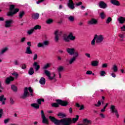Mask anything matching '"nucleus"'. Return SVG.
<instances>
[{
	"mask_svg": "<svg viewBox=\"0 0 125 125\" xmlns=\"http://www.w3.org/2000/svg\"><path fill=\"white\" fill-rule=\"evenodd\" d=\"M49 119L56 125H71L72 124V120L70 118H63L61 120H58L54 117L49 116Z\"/></svg>",
	"mask_w": 125,
	"mask_h": 125,
	"instance_id": "1",
	"label": "nucleus"
},
{
	"mask_svg": "<svg viewBox=\"0 0 125 125\" xmlns=\"http://www.w3.org/2000/svg\"><path fill=\"white\" fill-rule=\"evenodd\" d=\"M49 67H50V63H46L43 66L42 69L43 70H44V73L45 76L47 77L48 80H50V81H52V80H54V78H55V74L53 73L51 75L50 71L46 70V69H48V68H49Z\"/></svg>",
	"mask_w": 125,
	"mask_h": 125,
	"instance_id": "2",
	"label": "nucleus"
},
{
	"mask_svg": "<svg viewBox=\"0 0 125 125\" xmlns=\"http://www.w3.org/2000/svg\"><path fill=\"white\" fill-rule=\"evenodd\" d=\"M104 41V36L103 35L96 34L94 36V38L91 42V45H95V42L97 44L102 43Z\"/></svg>",
	"mask_w": 125,
	"mask_h": 125,
	"instance_id": "3",
	"label": "nucleus"
},
{
	"mask_svg": "<svg viewBox=\"0 0 125 125\" xmlns=\"http://www.w3.org/2000/svg\"><path fill=\"white\" fill-rule=\"evenodd\" d=\"M34 90L31 87H25L24 89V92L23 94L21 96V98L22 99H26V98L29 97L30 95L31 96H34V94H33Z\"/></svg>",
	"mask_w": 125,
	"mask_h": 125,
	"instance_id": "4",
	"label": "nucleus"
},
{
	"mask_svg": "<svg viewBox=\"0 0 125 125\" xmlns=\"http://www.w3.org/2000/svg\"><path fill=\"white\" fill-rule=\"evenodd\" d=\"M9 10L10 11L8 12L7 15L11 17H12L13 15H15L17 12H19V9L15 8V5L13 4L9 5Z\"/></svg>",
	"mask_w": 125,
	"mask_h": 125,
	"instance_id": "5",
	"label": "nucleus"
},
{
	"mask_svg": "<svg viewBox=\"0 0 125 125\" xmlns=\"http://www.w3.org/2000/svg\"><path fill=\"white\" fill-rule=\"evenodd\" d=\"M56 101L57 103L52 104V107H59V104L61 105L62 106H67V105H68V102H67L65 101H62L61 100H56Z\"/></svg>",
	"mask_w": 125,
	"mask_h": 125,
	"instance_id": "6",
	"label": "nucleus"
},
{
	"mask_svg": "<svg viewBox=\"0 0 125 125\" xmlns=\"http://www.w3.org/2000/svg\"><path fill=\"white\" fill-rule=\"evenodd\" d=\"M80 56V55H78V53H76L75 55L73 56V57L70 59L69 60L68 59L66 60V62H68V63L69 65H72L76 62L77 61V59H78V58Z\"/></svg>",
	"mask_w": 125,
	"mask_h": 125,
	"instance_id": "7",
	"label": "nucleus"
},
{
	"mask_svg": "<svg viewBox=\"0 0 125 125\" xmlns=\"http://www.w3.org/2000/svg\"><path fill=\"white\" fill-rule=\"evenodd\" d=\"M110 111L111 113L115 114V116H116L117 119H119V118H120L119 111H118V109H117L116 106L114 105H111L110 106Z\"/></svg>",
	"mask_w": 125,
	"mask_h": 125,
	"instance_id": "8",
	"label": "nucleus"
},
{
	"mask_svg": "<svg viewBox=\"0 0 125 125\" xmlns=\"http://www.w3.org/2000/svg\"><path fill=\"white\" fill-rule=\"evenodd\" d=\"M66 52L69 55L75 56L76 53H78V55H80V54L78 51H76V49L74 48H67Z\"/></svg>",
	"mask_w": 125,
	"mask_h": 125,
	"instance_id": "9",
	"label": "nucleus"
},
{
	"mask_svg": "<svg viewBox=\"0 0 125 125\" xmlns=\"http://www.w3.org/2000/svg\"><path fill=\"white\" fill-rule=\"evenodd\" d=\"M61 34H62V31H60L59 30L55 31L54 35H55L54 41L55 42H58L59 41V37L61 36Z\"/></svg>",
	"mask_w": 125,
	"mask_h": 125,
	"instance_id": "10",
	"label": "nucleus"
},
{
	"mask_svg": "<svg viewBox=\"0 0 125 125\" xmlns=\"http://www.w3.org/2000/svg\"><path fill=\"white\" fill-rule=\"evenodd\" d=\"M48 45H49V41H44L42 43L39 42L37 44L38 47H42L43 48L48 46Z\"/></svg>",
	"mask_w": 125,
	"mask_h": 125,
	"instance_id": "11",
	"label": "nucleus"
},
{
	"mask_svg": "<svg viewBox=\"0 0 125 125\" xmlns=\"http://www.w3.org/2000/svg\"><path fill=\"white\" fill-rule=\"evenodd\" d=\"M41 117L42 119V124H45V125H48V119L45 117V115H44V112L43 110H41Z\"/></svg>",
	"mask_w": 125,
	"mask_h": 125,
	"instance_id": "12",
	"label": "nucleus"
},
{
	"mask_svg": "<svg viewBox=\"0 0 125 125\" xmlns=\"http://www.w3.org/2000/svg\"><path fill=\"white\" fill-rule=\"evenodd\" d=\"M99 6L100 8H102L103 9H105L108 7V5L105 2L103 1H100L99 2Z\"/></svg>",
	"mask_w": 125,
	"mask_h": 125,
	"instance_id": "13",
	"label": "nucleus"
},
{
	"mask_svg": "<svg viewBox=\"0 0 125 125\" xmlns=\"http://www.w3.org/2000/svg\"><path fill=\"white\" fill-rule=\"evenodd\" d=\"M88 25H97L98 24V21L94 18H92L88 21Z\"/></svg>",
	"mask_w": 125,
	"mask_h": 125,
	"instance_id": "14",
	"label": "nucleus"
},
{
	"mask_svg": "<svg viewBox=\"0 0 125 125\" xmlns=\"http://www.w3.org/2000/svg\"><path fill=\"white\" fill-rule=\"evenodd\" d=\"M13 21L9 20L5 21L4 27L5 28H10L11 27V24H12Z\"/></svg>",
	"mask_w": 125,
	"mask_h": 125,
	"instance_id": "15",
	"label": "nucleus"
},
{
	"mask_svg": "<svg viewBox=\"0 0 125 125\" xmlns=\"http://www.w3.org/2000/svg\"><path fill=\"white\" fill-rule=\"evenodd\" d=\"M67 6L70 9H75V3L73 0H69L67 3Z\"/></svg>",
	"mask_w": 125,
	"mask_h": 125,
	"instance_id": "16",
	"label": "nucleus"
},
{
	"mask_svg": "<svg viewBox=\"0 0 125 125\" xmlns=\"http://www.w3.org/2000/svg\"><path fill=\"white\" fill-rule=\"evenodd\" d=\"M83 124H79L78 125H88L91 124V121L88 120L87 119H84L83 120Z\"/></svg>",
	"mask_w": 125,
	"mask_h": 125,
	"instance_id": "17",
	"label": "nucleus"
},
{
	"mask_svg": "<svg viewBox=\"0 0 125 125\" xmlns=\"http://www.w3.org/2000/svg\"><path fill=\"white\" fill-rule=\"evenodd\" d=\"M110 2L112 4L116 5V6H120V5H121L120 1H118V0H111Z\"/></svg>",
	"mask_w": 125,
	"mask_h": 125,
	"instance_id": "18",
	"label": "nucleus"
},
{
	"mask_svg": "<svg viewBox=\"0 0 125 125\" xmlns=\"http://www.w3.org/2000/svg\"><path fill=\"white\" fill-rule=\"evenodd\" d=\"M111 70L114 72V73H117L119 71V68H118V65L117 64H114L112 65L111 67Z\"/></svg>",
	"mask_w": 125,
	"mask_h": 125,
	"instance_id": "19",
	"label": "nucleus"
},
{
	"mask_svg": "<svg viewBox=\"0 0 125 125\" xmlns=\"http://www.w3.org/2000/svg\"><path fill=\"white\" fill-rule=\"evenodd\" d=\"M13 81H14V78L10 76L6 79L5 83H7V84H9L10 82H12Z\"/></svg>",
	"mask_w": 125,
	"mask_h": 125,
	"instance_id": "20",
	"label": "nucleus"
},
{
	"mask_svg": "<svg viewBox=\"0 0 125 125\" xmlns=\"http://www.w3.org/2000/svg\"><path fill=\"white\" fill-rule=\"evenodd\" d=\"M33 66L35 69V71H39V70L40 69V68H41V66H40V65H39L38 62H35L34 63H33Z\"/></svg>",
	"mask_w": 125,
	"mask_h": 125,
	"instance_id": "21",
	"label": "nucleus"
},
{
	"mask_svg": "<svg viewBox=\"0 0 125 125\" xmlns=\"http://www.w3.org/2000/svg\"><path fill=\"white\" fill-rule=\"evenodd\" d=\"M62 39L63 41L66 42H70L69 35L68 36H67L66 35H63Z\"/></svg>",
	"mask_w": 125,
	"mask_h": 125,
	"instance_id": "22",
	"label": "nucleus"
},
{
	"mask_svg": "<svg viewBox=\"0 0 125 125\" xmlns=\"http://www.w3.org/2000/svg\"><path fill=\"white\" fill-rule=\"evenodd\" d=\"M68 37L69 38L70 41H75L76 40V36H74V34L73 33L71 32L68 35Z\"/></svg>",
	"mask_w": 125,
	"mask_h": 125,
	"instance_id": "23",
	"label": "nucleus"
},
{
	"mask_svg": "<svg viewBox=\"0 0 125 125\" xmlns=\"http://www.w3.org/2000/svg\"><path fill=\"white\" fill-rule=\"evenodd\" d=\"M26 54H33V51L30 47H27L25 51Z\"/></svg>",
	"mask_w": 125,
	"mask_h": 125,
	"instance_id": "24",
	"label": "nucleus"
},
{
	"mask_svg": "<svg viewBox=\"0 0 125 125\" xmlns=\"http://www.w3.org/2000/svg\"><path fill=\"white\" fill-rule=\"evenodd\" d=\"M8 50V48L7 47H4L0 51V55H3L6 51Z\"/></svg>",
	"mask_w": 125,
	"mask_h": 125,
	"instance_id": "25",
	"label": "nucleus"
},
{
	"mask_svg": "<svg viewBox=\"0 0 125 125\" xmlns=\"http://www.w3.org/2000/svg\"><path fill=\"white\" fill-rule=\"evenodd\" d=\"M98 64H99V62L97 61H93L91 62V65L93 67H97Z\"/></svg>",
	"mask_w": 125,
	"mask_h": 125,
	"instance_id": "26",
	"label": "nucleus"
},
{
	"mask_svg": "<svg viewBox=\"0 0 125 125\" xmlns=\"http://www.w3.org/2000/svg\"><path fill=\"white\" fill-rule=\"evenodd\" d=\"M118 21H119L120 24H124V23H125V18H124L123 17H120L118 19Z\"/></svg>",
	"mask_w": 125,
	"mask_h": 125,
	"instance_id": "27",
	"label": "nucleus"
},
{
	"mask_svg": "<svg viewBox=\"0 0 125 125\" xmlns=\"http://www.w3.org/2000/svg\"><path fill=\"white\" fill-rule=\"evenodd\" d=\"M40 18V14L39 13H35L32 14V18L34 20H38V18Z\"/></svg>",
	"mask_w": 125,
	"mask_h": 125,
	"instance_id": "28",
	"label": "nucleus"
},
{
	"mask_svg": "<svg viewBox=\"0 0 125 125\" xmlns=\"http://www.w3.org/2000/svg\"><path fill=\"white\" fill-rule=\"evenodd\" d=\"M39 83L42 85H44V84H45V79L43 77H42L39 81Z\"/></svg>",
	"mask_w": 125,
	"mask_h": 125,
	"instance_id": "29",
	"label": "nucleus"
},
{
	"mask_svg": "<svg viewBox=\"0 0 125 125\" xmlns=\"http://www.w3.org/2000/svg\"><path fill=\"white\" fill-rule=\"evenodd\" d=\"M25 15V11H21L19 12V17L20 19H22L23 18V16Z\"/></svg>",
	"mask_w": 125,
	"mask_h": 125,
	"instance_id": "30",
	"label": "nucleus"
},
{
	"mask_svg": "<svg viewBox=\"0 0 125 125\" xmlns=\"http://www.w3.org/2000/svg\"><path fill=\"white\" fill-rule=\"evenodd\" d=\"M58 73H61L64 71V67L62 66H60L57 68Z\"/></svg>",
	"mask_w": 125,
	"mask_h": 125,
	"instance_id": "31",
	"label": "nucleus"
},
{
	"mask_svg": "<svg viewBox=\"0 0 125 125\" xmlns=\"http://www.w3.org/2000/svg\"><path fill=\"white\" fill-rule=\"evenodd\" d=\"M31 106L33 107V108H35V109H40V105H39L38 104H31Z\"/></svg>",
	"mask_w": 125,
	"mask_h": 125,
	"instance_id": "32",
	"label": "nucleus"
},
{
	"mask_svg": "<svg viewBox=\"0 0 125 125\" xmlns=\"http://www.w3.org/2000/svg\"><path fill=\"white\" fill-rule=\"evenodd\" d=\"M34 73H35L34 68H33V67H31L28 71V74L32 76V75H34Z\"/></svg>",
	"mask_w": 125,
	"mask_h": 125,
	"instance_id": "33",
	"label": "nucleus"
},
{
	"mask_svg": "<svg viewBox=\"0 0 125 125\" xmlns=\"http://www.w3.org/2000/svg\"><path fill=\"white\" fill-rule=\"evenodd\" d=\"M68 20L69 21H70V22H74V21H75V17L73 16H70L68 17Z\"/></svg>",
	"mask_w": 125,
	"mask_h": 125,
	"instance_id": "34",
	"label": "nucleus"
},
{
	"mask_svg": "<svg viewBox=\"0 0 125 125\" xmlns=\"http://www.w3.org/2000/svg\"><path fill=\"white\" fill-rule=\"evenodd\" d=\"M46 23L48 25H50V24H52V23H53V20H52V19H48L46 21Z\"/></svg>",
	"mask_w": 125,
	"mask_h": 125,
	"instance_id": "35",
	"label": "nucleus"
},
{
	"mask_svg": "<svg viewBox=\"0 0 125 125\" xmlns=\"http://www.w3.org/2000/svg\"><path fill=\"white\" fill-rule=\"evenodd\" d=\"M42 102H44V99H38L37 100V102L38 105H41L42 104Z\"/></svg>",
	"mask_w": 125,
	"mask_h": 125,
	"instance_id": "36",
	"label": "nucleus"
},
{
	"mask_svg": "<svg viewBox=\"0 0 125 125\" xmlns=\"http://www.w3.org/2000/svg\"><path fill=\"white\" fill-rule=\"evenodd\" d=\"M33 29L34 31L35 30H41L42 29V26L40 25H36L34 28H33Z\"/></svg>",
	"mask_w": 125,
	"mask_h": 125,
	"instance_id": "37",
	"label": "nucleus"
},
{
	"mask_svg": "<svg viewBox=\"0 0 125 125\" xmlns=\"http://www.w3.org/2000/svg\"><path fill=\"white\" fill-rule=\"evenodd\" d=\"M11 88L12 90H13L15 92H16L17 91V87L14 85H12L11 86Z\"/></svg>",
	"mask_w": 125,
	"mask_h": 125,
	"instance_id": "38",
	"label": "nucleus"
},
{
	"mask_svg": "<svg viewBox=\"0 0 125 125\" xmlns=\"http://www.w3.org/2000/svg\"><path fill=\"white\" fill-rule=\"evenodd\" d=\"M6 100V98L4 97V95H1L0 96V101H5Z\"/></svg>",
	"mask_w": 125,
	"mask_h": 125,
	"instance_id": "39",
	"label": "nucleus"
},
{
	"mask_svg": "<svg viewBox=\"0 0 125 125\" xmlns=\"http://www.w3.org/2000/svg\"><path fill=\"white\" fill-rule=\"evenodd\" d=\"M58 116L60 117V118H65V117H66V115L63 113H59Z\"/></svg>",
	"mask_w": 125,
	"mask_h": 125,
	"instance_id": "40",
	"label": "nucleus"
},
{
	"mask_svg": "<svg viewBox=\"0 0 125 125\" xmlns=\"http://www.w3.org/2000/svg\"><path fill=\"white\" fill-rule=\"evenodd\" d=\"M100 16H101V19H104L105 17H106V15H105V13H104V12L101 13Z\"/></svg>",
	"mask_w": 125,
	"mask_h": 125,
	"instance_id": "41",
	"label": "nucleus"
},
{
	"mask_svg": "<svg viewBox=\"0 0 125 125\" xmlns=\"http://www.w3.org/2000/svg\"><path fill=\"white\" fill-rule=\"evenodd\" d=\"M34 29L33 28H32L31 29L27 31V34L28 35H32V34H33V33H34Z\"/></svg>",
	"mask_w": 125,
	"mask_h": 125,
	"instance_id": "42",
	"label": "nucleus"
},
{
	"mask_svg": "<svg viewBox=\"0 0 125 125\" xmlns=\"http://www.w3.org/2000/svg\"><path fill=\"white\" fill-rule=\"evenodd\" d=\"M79 115L76 116V118H74L72 119L73 123H76L79 120Z\"/></svg>",
	"mask_w": 125,
	"mask_h": 125,
	"instance_id": "43",
	"label": "nucleus"
},
{
	"mask_svg": "<svg viewBox=\"0 0 125 125\" xmlns=\"http://www.w3.org/2000/svg\"><path fill=\"white\" fill-rule=\"evenodd\" d=\"M111 21H112V18L108 17L106 21V24H109Z\"/></svg>",
	"mask_w": 125,
	"mask_h": 125,
	"instance_id": "44",
	"label": "nucleus"
},
{
	"mask_svg": "<svg viewBox=\"0 0 125 125\" xmlns=\"http://www.w3.org/2000/svg\"><path fill=\"white\" fill-rule=\"evenodd\" d=\"M105 75H106V72H105L104 71H102L100 72L101 77H105Z\"/></svg>",
	"mask_w": 125,
	"mask_h": 125,
	"instance_id": "45",
	"label": "nucleus"
},
{
	"mask_svg": "<svg viewBox=\"0 0 125 125\" xmlns=\"http://www.w3.org/2000/svg\"><path fill=\"white\" fill-rule=\"evenodd\" d=\"M95 106H96V107H100V106H101V101H98L97 104H95Z\"/></svg>",
	"mask_w": 125,
	"mask_h": 125,
	"instance_id": "46",
	"label": "nucleus"
},
{
	"mask_svg": "<svg viewBox=\"0 0 125 125\" xmlns=\"http://www.w3.org/2000/svg\"><path fill=\"white\" fill-rule=\"evenodd\" d=\"M119 36L121 38V39H125V34L123 33H121L119 35Z\"/></svg>",
	"mask_w": 125,
	"mask_h": 125,
	"instance_id": "47",
	"label": "nucleus"
},
{
	"mask_svg": "<svg viewBox=\"0 0 125 125\" xmlns=\"http://www.w3.org/2000/svg\"><path fill=\"white\" fill-rule=\"evenodd\" d=\"M10 103L11 105H13L14 103H15V102L14 101V100H13V99H12V98H10Z\"/></svg>",
	"mask_w": 125,
	"mask_h": 125,
	"instance_id": "48",
	"label": "nucleus"
},
{
	"mask_svg": "<svg viewBox=\"0 0 125 125\" xmlns=\"http://www.w3.org/2000/svg\"><path fill=\"white\" fill-rule=\"evenodd\" d=\"M25 41H26V38L23 37L21 39V42L23 43V42H25Z\"/></svg>",
	"mask_w": 125,
	"mask_h": 125,
	"instance_id": "49",
	"label": "nucleus"
},
{
	"mask_svg": "<svg viewBox=\"0 0 125 125\" xmlns=\"http://www.w3.org/2000/svg\"><path fill=\"white\" fill-rule=\"evenodd\" d=\"M38 59V54H34V57H33V60H37Z\"/></svg>",
	"mask_w": 125,
	"mask_h": 125,
	"instance_id": "50",
	"label": "nucleus"
},
{
	"mask_svg": "<svg viewBox=\"0 0 125 125\" xmlns=\"http://www.w3.org/2000/svg\"><path fill=\"white\" fill-rule=\"evenodd\" d=\"M13 76H14L16 78H18V74L16 72H14L12 73Z\"/></svg>",
	"mask_w": 125,
	"mask_h": 125,
	"instance_id": "51",
	"label": "nucleus"
},
{
	"mask_svg": "<svg viewBox=\"0 0 125 125\" xmlns=\"http://www.w3.org/2000/svg\"><path fill=\"white\" fill-rule=\"evenodd\" d=\"M116 72H112L110 75L112 77V78H116V74H115Z\"/></svg>",
	"mask_w": 125,
	"mask_h": 125,
	"instance_id": "52",
	"label": "nucleus"
},
{
	"mask_svg": "<svg viewBox=\"0 0 125 125\" xmlns=\"http://www.w3.org/2000/svg\"><path fill=\"white\" fill-rule=\"evenodd\" d=\"M108 67V63H104L102 64V68H107Z\"/></svg>",
	"mask_w": 125,
	"mask_h": 125,
	"instance_id": "53",
	"label": "nucleus"
},
{
	"mask_svg": "<svg viewBox=\"0 0 125 125\" xmlns=\"http://www.w3.org/2000/svg\"><path fill=\"white\" fill-rule=\"evenodd\" d=\"M14 65H15L16 66H17L18 65H19V62H18V61L17 60H15L14 62Z\"/></svg>",
	"mask_w": 125,
	"mask_h": 125,
	"instance_id": "54",
	"label": "nucleus"
},
{
	"mask_svg": "<svg viewBox=\"0 0 125 125\" xmlns=\"http://www.w3.org/2000/svg\"><path fill=\"white\" fill-rule=\"evenodd\" d=\"M84 105L83 104L80 105V108L79 110L81 111V110H84Z\"/></svg>",
	"mask_w": 125,
	"mask_h": 125,
	"instance_id": "55",
	"label": "nucleus"
},
{
	"mask_svg": "<svg viewBox=\"0 0 125 125\" xmlns=\"http://www.w3.org/2000/svg\"><path fill=\"white\" fill-rule=\"evenodd\" d=\"M100 116L102 119H105V115L103 114V113H100Z\"/></svg>",
	"mask_w": 125,
	"mask_h": 125,
	"instance_id": "56",
	"label": "nucleus"
},
{
	"mask_svg": "<svg viewBox=\"0 0 125 125\" xmlns=\"http://www.w3.org/2000/svg\"><path fill=\"white\" fill-rule=\"evenodd\" d=\"M122 32H125V25H123V26L121 27Z\"/></svg>",
	"mask_w": 125,
	"mask_h": 125,
	"instance_id": "57",
	"label": "nucleus"
},
{
	"mask_svg": "<svg viewBox=\"0 0 125 125\" xmlns=\"http://www.w3.org/2000/svg\"><path fill=\"white\" fill-rule=\"evenodd\" d=\"M86 75H91L92 74V71H87L86 72Z\"/></svg>",
	"mask_w": 125,
	"mask_h": 125,
	"instance_id": "58",
	"label": "nucleus"
},
{
	"mask_svg": "<svg viewBox=\"0 0 125 125\" xmlns=\"http://www.w3.org/2000/svg\"><path fill=\"white\" fill-rule=\"evenodd\" d=\"M31 43V42H27V45H28L27 47H31L32 46V44Z\"/></svg>",
	"mask_w": 125,
	"mask_h": 125,
	"instance_id": "59",
	"label": "nucleus"
},
{
	"mask_svg": "<svg viewBox=\"0 0 125 125\" xmlns=\"http://www.w3.org/2000/svg\"><path fill=\"white\" fill-rule=\"evenodd\" d=\"M21 68L23 70H25V69H26V64H22V66H21Z\"/></svg>",
	"mask_w": 125,
	"mask_h": 125,
	"instance_id": "60",
	"label": "nucleus"
},
{
	"mask_svg": "<svg viewBox=\"0 0 125 125\" xmlns=\"http://www.w3.org/2000/svg\"><path fill=\"white\" fill-rule=\"evenodd\" d=\"M85 56L86 57H88V58H90V54H89V53H85Z\"/></svg>",
	"mask_w": 125,
	"mask_h": 125,
	"instance_id": "61",
	"label": "nucleus"
},
{
	"mask_svg": "<svg viewBox=\"0 0 125 125\" xmlns=\"http://www.w3.org/2000/svg\"><path fill=\"white\" fill-rule=\"evenodd\" d=\"M82 4H83V2H79L76 3V5L77 6H80V5H82Z\"/></svg>",
	"mask_w": 125,
	"mask_h": 125,
	"instance_id": "62",
	"label": "nucleus"
},
{
	"mask_svg": "<svg viewBox=\"0 0 125 125\" xmlns=\"http://www.w3.org/2000/svg\"><path fill=\"white\" fill-rule=\"evenodd\" d=\"M2 113H3L2 109H0V118H1V116H2Z\"/></svg>",
	"mask_w": 125,
	"mask_h": 125,
	"instance_id": "63",
	"label": "nucleus"
},
{
	"mask_svg": "<svg viewBox=\"0 0 125 125\" xmlns=\"http://www.w3.org/2000/svg\"><path fill=\"white\" fill-rule=\"evenodd\" d=\"M57 59L59 60V61H61L62 60V58L59 56L57 57Z\"/></svg>",
	"mask_w": 125,
	"mask_h": 125,
	"instance_id": "64",
	"label": "nucleus"
}]
</instances>
